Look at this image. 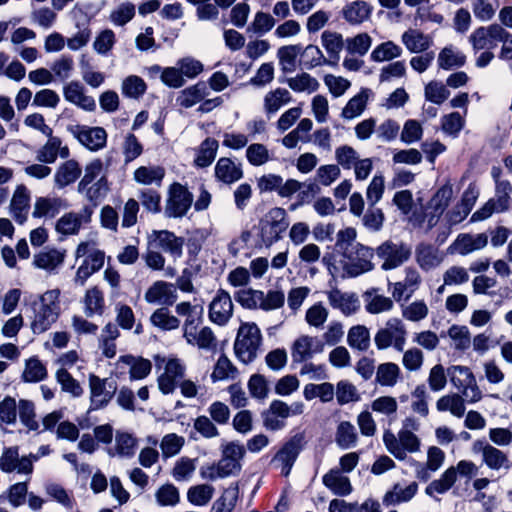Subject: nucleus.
I'll return each instance as SVG.
<instances>
[{
	"label": "nucleus",
	"instance_id": "19",
	"mask_svg": "<svg viewBox=\"0 0 512 512\" xmlns=\"http://www.w3.org/2000/svg\"><path fill=\"white\" fill-rule=\"evenodd\" d=\"M81 175V168L76 160L70 159L60 165L55 173V184L59 188L75 182Z\"/></svg>",
	"mask_w": 512,
	"mask_h": 512
},
{
	"label": "nucleus",
	"instance_id": "6",
	"mask_svg": "<svg viewBox=\"0 0 512 512\" xmlns=\"http://www.w3.org/2000/svg\"><path fill=\"white\" fill-rule=\"evenodd\" d=\"M68 131L87 149L98 151L106 146L107 133L102 127L68 126Z\"/></svg>",
	"mask_w": 512,
	"mask_h": 512
},
{
	"label": "nucleus",
	"instance_id": "5",
	"mask_svg": "<svg viewBox=\"0 0 512 512\" xmlns=\"http://www.w3.org/2000/svg\"><path fill=\"white\" fill-rule=\"evenodd\" d=\"M379 258L384 259L381 268L385 271L395 269L408 261L412 250L406 243L396 244L390 240L383 242L376 249Z\"/></svg>",
	"mask_w": 512,
	"mask_h": 512
},
{
	"label": "nucleus",
	"instance_id": "30",
	"mask_svg": "<svg viewBox=\"0 0 512 512\" xmlns=\"http://www.w3.org/2000/svg\"><path fill=\"white\" fill-rule=\"evenodd\" d=\"M335 442L341 449H349L356 445L357 433L349 421L340 422L336 430Z\"/></svg>",
	"mask_w": 512,
	"mask_h": 512
},
{
	"label": "nucleus",
	"instance_id": "28",
	"mask_svg": "<svg viewBox=\"0 0 512 512\" xmlns=\"http://www.w3.org/2000/svg\"><path fill=\"white\" fill-rule=\"evenodd\" d=\"M65 254L57 249L42 251L34 257L36 267L44 270H54L64 261Z\"/></svg>",
	"mask_w": 512,
	"mask_h": 512
},
{
	"label": "nucleus",
	"instance_id": "16",
	"mask_svg": "<svg viewBox=\"0 0 512 512\" xmlns=\"http://www.w3.org/2000/svg\"><path fill=\"white\" fill-rule=\"evenodd\" d=\"M323 484L337 496L349 495L353 488L348 477L342 476L337 468L331 469L322 478Z\"/></svg>",
	"mask_w": 512,
	"mask_h": 512
},
{
	"label": "nucleus",
	"instance_id": "64",
	"mask_svg": "<svg viewBox=\"0 0 512 512\" xmlns=\"http://www.w3.org/2000/svg\"><path fill=\"white\" fill-rule=\"evenodd\" d=\"M74 62L71 56L63 55L60 59L56 60L52 67L51 72L54 74L60 81L67 80L71 72L73 70Z\"/></svg>",
	"mask_w": 512,
	"mask_h": 512
},
{
	"label": "nucleus",
	"instance_id": "17",
	"mask_svg": "<svg viewBox=\"0 0 512 512\" xmlns=\"http://www.w3.org/2000/svg\"><path fill=\"white\" fill-rule=\"evenodd\" d=\"M215 176L218 180L226 184H231L243 177V171L239 166L227 157L220 158L215 166Z\"/></svg>",
	"mask_w": 512,
	"mask_h": 512
},
{
	"label": "nucleus",
	"instance_id": "15",
	"mask_svg": "<svg viewBox=\"0 0 512 512\" xmlns=\"http://www.w3.org/2000/svg\"><path fill=\"white\" fill-rule=\"evenodd\" d=\"M372 13V7L363 0H356L342 9L343 18L351 25H357L367 20Z\"/></svg>",
	"mask_w": 512,
	"mask_h": 512
},
{
	"label": "nucleus",
	"instance_id": "60",
	"mask_svg": "<svg viewBox=\"0 0 512 512\" xmlns=\"http://www.w3.org/2000/svg\"><path fill=\"white\" fill-rule=\"evenodd\" d=\"M61 143L58 137L48 139L46 144L38 151L37 159L42 163H54L57 159Z\"/></svg>",
	"mask_w": 512,
	"mask_h": 512
},
{
	"label": "nucleus",
	"instance_id": "45",
	"mask_svg": "<svg viewBox=\"0 0 512 512\" xmlns=\"http://www.w3.org/2000/svg\"><path fill=\"white\" fill-rule=\"evenodd\" d=\"M402 49L392 41H387L378 45L371 53V60L382 62L392 60L401 55Z\"/></svg>",
	"mask_w": 512,
	"mask_h": 512
},
{
	"label": "nucleus",
	"instance_id": "12",
	"mask_svg": "<svg viewBox=\"0 0 512 512\" xmlns=\"http://www.w3.org/2000/svg\"><path fill=\"white\" fill-rule=\"evenodd\" d=\"M13 219L20 225L27 220L30 209V193L24 185L17 186L10 203Z\"/></svg>",
	"mask_w": 512,
	"mask_h": 512
},
{
	"label": "nucleus",
	"instance_id": "37",
	"mask_svg": "<svg viewBox=\"0 0 512 512\" xmlns=\"http://www.w3.org/2000/svg\"><path fill=\"white\" fill-rule=\"evenodd\" d=\"M466 63V56L461 53H454L451 47H445L438 55V65L441 69L451 70L454 67H462Z\"/></svg>",
	"mask_w": 512,
	"mask_h": 512
},
{
	"label": "nucleus",
	"instance_id": "39",
	"mask_svg": "<svg viewBox=\"0 0 512 512\" xmlns=\"http://www.w3.org/2000/svg\"><path fill=\"white\" fill-rule=\"evenodd\" d=\"M214 487L208 484L192 486L188 489L187 499L196 506L206 505L213 497Z\"/></svg>",
	"mask_w": 512,
	"mask_h": 512
},
{
	"label": "nucleus",
	"instance_id": "51",
	"mask_svg": "<svg viewBox=\"0 0 512 512\" xmlns=\"http://www.w3.org/2000/svg\"><path fill=\"white\" fill-rule=\"evenodd\" d=\"M185 444V439L175 433L162 437V456L169 458L177 455Z\"/></svg>",
	"mask_w": 512,
	"mask_h": 512
},
{
	"label": "nucleus",
	"instance_id": "14",
	"mask_svg": "<svg viewBox=\"0 0 512 512\" xmlns=\"http://www.w3.org/2000/svg\"><path fill=\"white\" fill-rule=\"evenodd\" d=\"M329 304L334 309H339L344 315H351L359 308L358 297L355 293H342L337 287L327 292Z\"/></svg>",
	"mask_w": 512,
	"mask_h": 512
},
{
	"label": "nucleus",
	"instance_id": "63",
	"mask_svg": "<svg viewBox=\"0 0 512 512\" xmlns=\"http://www.w3.org/2000/svg\"><path fill=\"white\" fill-rule=\"evenodd\" d=\"M248 389L252 397L257 399L266 398L269 389L265 376L262 374H253L248 381Z\"/></svg>",
	"mask_w": 512,
	"mask_h": 512
},
{
	"label": "nucleus",
	"instance_id": "52",
	"mask_svg": "<svg viewBox=\"0 0 512 512\" xmlns=\"http://www.w3.org/2000/svg\"><path fill=\"white\" fill-rule=\"evenodd\" d=\"M116 451L119 456L132 457L135 454L136 439L129 433L117 432Z\"/></svg>",
	"mask_w": 512,
	"mask_h": 512
},
{
	"label": "nucleus",
	"instance_id": "40",
	"mask_svg": "<svg viewBox=\"0 0 512 512\" xmlns=\"http://www.w3.org/2000/svg\"><path fill=\"white\" fill-rule=\"evenodd\" d=\"M147 266L152 269H160V231H153L148 238L147 252L144 255Z\"/></svg>",
	"mask_w": 512,
	"mask_h": 512
},
{
	"label": "nucleus",
	"instance_id": "41",
	"mask_svg": "<svg viewBox=\"0 0 512 512\" xmlns=\"http://www.w3.org/2000/svg\"><path fill=\"white\" fill-rule=\"evenodd\" d=\"M184 243L183 237H178L173 232L162 229V251L169 253L173 258H180Z\"/></svg>",
	"mask_w": 512,
	"mask_h": 512
},
{
	"label": "nucleus",
	"instance_id": "25",
	"mask_svg": "<svg viewBox=\"0 0 512 512\" xmlns=\"http://www.w3.org/2000/svg\"><path fill=\"white\" fill-rule=\"evenodd\" d=\"M456 482V469L454 466L449 467L440 477L433 480L425 489V493L433 497L434 493L444 494L452 488Z\"/></svg>",
	"mask_w": 512,
	"mask_h": 512
},
{
	"label": "nucleus",
	"instance_id": "27",
	"mask_svg": "<svg viewBox=\"0 0 512 512\" xmlns=\"http://www.w3.org/2000/svg\"><path fill=\"white\" fill-rule=\"evenodd\" d=\"M418 491V484L416 482L410 483L405 489H402L399 483H396L393 486L392 491H388L384 498L383 502L385 504H396L401 502L410 501Z\"/></svg>",
	"mask_w": 512,
	"mask_h": 512
},
{
	"label": "nucleus",
	"instance_id": "11",
	"mask_svg": "<svg viewBox=\"0 0 512 512\" xmlns=\"http://www.w3.org/2000/svg\"><path fill=\"white\" fill-rule=\"evenodd\" d=\"M305 444V433H297L285 442V444L275 454L273 460H278L281 463H287L288 466H293Z\"/></svg>",
	"mask_w": 512,
	"mask_h": 512
},
{
	"label": "nucleus",
	"instance_id": "18",
	"mask_svg": "<svg viewBox=\"0 0 512 512\" xmlns=\"http://www.w3.org/2000/svg\"><path fill=\"white\" fill-rule=\"evenodd\" d=\"M59 311L56 308H50L40 305L35 310V316L31 322V329L34 334H41L47 331L59 317Z\"/></svg>",
	"mask_w": 512,
	"mask_h": 512
},
{
	"label": "nucleus",
	"instance_id": "21",
	"mask_svg": "<svg viewBox=\"0 0 512 512\" xmlns=\"http://www.w3.org/2000/svg\"><path fill=\"white\" fill-rule=\"evenodd\" d=\"M239 499L238 483L231 484L213 503L210 512H232Z\"/></svg>",
	"mask_w": 512,
	"mask_h": 512
},
{
	"label": "nucleus",
	"instance_id": "54",
	"mask_svg": "<svg viewBox=\"0 0 512 512\" xmlns=\"http://www.w3.org/2000/svg\"><path fill=\"white\" fill-rule=\"evenodd\" d=\"M103 162L97 158L88 163L84 169V176L78 183L77 190H84L86 186L95 182L97 178L102 174Z\"/></svg>",
	"mask_w": 512,
	"mask_h": 512
},
{
	"label": "nucleus",
	"instance_id": "57",
	"mask_svg": "<svg viewBox=\"0 0 512 512\" xmlns=\"http://www.w3.org/2000/svg\"><path fill=\"white\" fill-rule=\"evenodd\" d=\"M56 379L61 384L62 390L71 393L73 396H80L83 393L79 382L64 368L57 370Z\"/></svg>",
	"mask_w": 512,
	"mask_h": 512
},
{
	"label": "nucleus",
	"instance_id": "13",
	"mask_svg": "<svg viewBox=\"0 0 512 512\" xmlns=\"http://www.w3.org/2000/svg\"><path fill=\"white\" fill-rule=\"evenodd\" d=\"M67 207L66 200L60 197H38L34 204L32 216L34 218H54Z\"/></svg>",
	"mask_w": 512,
	"mask_h": 512
},
{
	"label": "nucleus",
	"instance_id": "59",
	"mask_svg": "<svg viewBox=\"0 0 512 512\" xmlns=\"http://www.w3.org/2000/svg\"><path fill=\"white\" fill-rule=\"evenodd\" d=\"M483 461L489 468L494 470H498L503 466L509 468L506 454L493 446H488V448H486V451H484Z\"/></svg>",
	"mask_w": 512,
	"mask_h": 512
},
{
	"label": "nucleus",
	"instance_id": "20",
	"mask_svg": "<svg viewBox=\"0 0 512 512\" xmlns=\"http://www.w3.org/2000/svg\"><path fill=\"white\" fill-rule=\"evenodd\" d=\"M208 87L204 81H199L193 86L182 90L177 97V103L184 108H190L202 101L208 95Z\"/></svg>",
	"mask_w": 512,
	"mask_h": 512
},
{
	"label": "nucleus",
	"instance_id": "4",
	"mask_svg": "<svg viewBox=\"0 0 512 512\" xmlns=\"http://www.w3.org/2000/svg\"><path fill=\"white\" fill-rule=\"evenodd\" d=\"M193 204V194L186 186L174 182L168 189L165 215L169 218H182Z\"/></svg>",
	"mask_w": 512,
	"mask_h": 512
},
{
	"label": "nucleus",
	"instance_id": "46",
	"mask_svg": "<svg viewBox=\"0 0 512 512\" xmlns=\"http://www.w3.org/2000/svg\"><path fill=\"white\" fill-rule=\"evenodd\" d=\"M450 96V91L440 81H431L425 86V99L434 104L441 105Z\"/></svg>",
	"mask_w": 512,
	"mask_h": 512
},
{
	"label": "nucleus",
	"instance_id": "24",
	"mask_svg": "<svg viewBox=\"0 0 512 512\" xmlns=\"http://www.w3.org/2000/svg\"><path fill=\"white\" fill-rule=\"evenodd\" d=\"M85 315L92 317L93 315H102L104 312V296L98 287L90 288L86 291L84 297Z\"/></svg>",
	"mask_w": 512,
	"mask_h": 512
},
{
	"label": "nucleus",
	"instance_id": "29",
	"mask_svg": "<svg viewBox=\"0 0 512 512\" xmlns=\"http://www.w3.org/2000/svg\"><path fill=\"white\" fill-rule=\"evenodd\" d=\"M109 191L108 180L106 176H100L95 182L89 184L84 190H78L79 193L84 194L86 199L96 206L100 200L105 198Z\"/></svg>",
	"mask_w": 512,
	"mask_h": 512
},
{
	"label": "nucleus",
	"instance_id": "53",
	"mask_svg": "<svg viewBox=\"0 0 512 512\" xmlns=\"http://www.w3.org/2000/svg\"><path fill=\"white\" fill-rule=\"evenodd\" d=\"M402 41L410 52L425 51L429 43L422 32L407 31L402 35Z\"/></svg>",
	"mask_w": 512,
	"mask_h": 512
},
{
	"label": "nucleus",
	"instance_id": "34",
	"mask_svg": "<svg viewBox=\"0 0 512 512\" xmlns=\"http://www.w3.org/2000/svg\"><path fill=\"white\" fill-rule=\"evenodd\" d=\"M301 44L282 46L277 55L284 73L292 72L296 66V57L302 51Z\"/></svg>",
	"mask_w": 512,
	"mask_h": 512
},
{
	"label": "nucleus",
	"instance_id": "36",
	"mask_svg": "<svg viewBox=\"0 0 512 512\" xmlns=\"http://www.w3.org/2000/svg\"><path fill=\"white\" fill-rule=\"evenodd\" d=\"M415 254L418 265L424 271H429L438 265L434 247L431 244L420 243L416 247Z\"/></svg>",
	"mask_w": 512,
	"mask_h": 512
},
{
	"label": "nucleus",
	"instance_id": "31",
	"mask_svg": "<svg viewBox=\"0 0 512 512\" xmlns=\"http://www.w3.org/2000/svg\"><path fill=\"white\" fill-rule=\"evenodd\" d=\"M20 422L27 428V432L37 431L39 423L36 420L35 405L32 401L20 399L18 402Z\"/></svg>",
	"mask_w": 512,
	"mask_h": 512
},
{
	"label": "nucleus",
	"instance_id": "38",
	"mask_svg": "<svg viewBox=\"0 0 512 512\" xmlns=\"http://www.w3.org/2000/svg\"><path fill=\"white\" fill-rule=\"evenodd\" d=\"M135 13L136 6L132 2H123L111 11L109 20L115 26H124L134 18Z\"/></svg>",
	"mask_w": 512,
	"mask_h": 512
},
{
	"label": "nucleus",
	"instance_id": "43",
	"mask_svg": "<svg viewBox=\"0 0 512 512\" xmlns=\"http://www.w3.org/2000/svg\"><path fill=\"white\" fill-rule=\"evenodd\" d=\"M237 374L238 369L232 364L225 354H222L215 364L214 370L211 374V379L213 382L223 380L228 377L234 379Z\"/></svg>",
	"mask_w": 512,
	"mask_h": 512
},
{
	"label": "nucleus",
	"instance_id": "7",
	"mask_svg": "<svg viewBox=\"0 0 512 512\" xmlns=\"http://www.w3.org/2000/svg\"><path fill=\"white\" fill-rule=\"evenodd\" d=\"M89 387L91 400L90 410H98L105 407L116 391L114 382H108L107 379H101L94 374H90L89 376Z\"/></svg>",
	"mask_w": 512,
	"mask_h": 512
},
{
	"label": "nucleus",
	"instance_id": "35",
	"mask_svg": "<svg viewBox=\"0 0 512 512\" xmlns=\"http://www.w3.org/2000/svg\"><path fill=\"white\" fill-rule=\"evenodd\" d=\"M81 228V217L77 213L69 212L60 217L55 225L58 233L68 236L76 235Z\"/></svg>",
	"mask_w": 512,
	"mask_h": 512
},
{
	"label": "nucleus",
	"instance_id": "8",
	"mask_svg": "<svg viewBox=\"0 0 512 512\" xmlns=\"http://www.w3.org/2000/svg\"><path fill=\"white\" fill-rule=\"evenodd\" d=\"M0 469L5 473L17 471L20 474H31L33 465L31 459L19 456V447H5L0 456Z\"/></svg>",
	"mask_w": 512,
	"mask_h": 512
},
{
	"label": "nucleus",
	"instance_id": "61",
	"mask_svg": "<svg viewBox=\"0 0 512 512\" xmlns=\"http://www.w3.org/2000/svg\"><path fill=\"white\" fill-rule=\"evenodd\" d=\"M300 53L304 65L307 69L322 66L323 62H326V58L324 57L322 51L315 45H308L307 47L303 48Z\"/></svg>",
	"mask_w": 512,
	"mask_h": 512
},
{
	"label": "nucleus",
	"instance_id": "26",
	"mask_svg": "<svg viewBox=\"0 0 512 512\" xmlns=\"http://www.w3.org/2000/svg\"><path fill=\"white\" fill-rule=\"evenodd\" d=\"M452 197L453 188L452 185L447 182L434 193L428 202V208L437 212V214H443L449 206Z\"/></svg>",
	"mask_w": 512,
	"mask_h": 512
},
{
	"label": "nucleus",
	"instance_id": "9",
	"mask_svg": "<svg viewBox=\"0 0 512 512\" xmlns=\"http://www.w3.org/2000/svg\"><path fill=\"white\" fill-rule=\"evenodd\" d=\"M232 314L233 303L230 294L224 289H219L209 305L210 320L217 325L223 326L230 320Z\"/></svg>",
	"mask_w": 512,
	"mask_h": 512
},
{
	"label": "nucleus",
	"instance_id": "44",
	"mask_svg": "<svg viewBox=\"0 0 512 512\" xmlns=\"http://www.w3.org/2000/svg\"><path fill=\"white\" fill-rule=\"evenodd\" d=\"M400 374V369L395 363H383L377 368L376 381L382 386H394Z\"/></svg>",
	"mask_w": 512,
	"mask_h": 512
},
{
	"label": "nucleus",
	"instance_id": "22",
	"mask_svg": "<svg viewBox=\"0 0 512 512\" xmlns=\"http://www.w3.org/2000/svg\"><path fill=\"white\" fill-rule=\"evenodd\" d=\"M219 144L214 138H206L200 145L194 163L197 167L205 168L212 164L214 161Z\"/></svg>",
	"mask_w": 512,
	"mask_h": 512
},
{
	"label": "nucleus",
	"instance_id": "55",
	"mask_svg": "<svg viewBox=\"0 0 512 512\" xmlns=\"http://www.w3.org/2000/svg\"><path fill=\"white\" fill-rule=\"evenodd\" d=\"M116 42V36L113 30L105 29L95 38L93 43L94 50L100 55H107Z\"/></svg>",
	"mask_w": 512,
	"mask_h": 512
},
{
	"label": "nucleus",
	"instance_id": "48",
	"mask_svg": "<svg viewBox=\"0 0 512 512\" xmlns=\"http://www.w3.org/2000/svg\"><path fill=\"white\" fill-rule=\"evenodd\" d=\"M146 91V84L142 78L136 75H130L122 82V93L129 98H139Z\"/></svg>",
	"mask_w": 512,
	"mask_h": 512
},
{
	"label": "nucleus",
	"instance_id": "2",
	"mask_svg": "<svg viewBox=\"0 0 512 512\" xmlns=\"http://www.w3.org/2000/svg\"><path fill=\"white\" fill-rule=\"evenodd\" d=\"M289 221L287 220V213L285 209L274 207L259 220V242L257 247L263 245L267 248L281 239V234L287 230Z\"/></svg>",
	"mask_w": 512,
	"mask_h": 512
},
{
	"label": "nucleus",
	"instance_id": "42",
	"mask_svg": "<svg viewBox=\"0 0 512 512\" xmlns=\"http://www.w3.org/2000/svg\"><path fill=\"white\" fill-rule=\"evenodd\" d=\"M120 362L130 366V376L133 379H142L146 377L151 371V363L145 359H136L131 355L120 357Z\"/></svg>",
	"mask_w": 512,
	"mask_h": 512
},
{
	"label": "nucleus",
	"instance_id": "62",
	"mask_svg": "<svg viewBox=\"0 0 512 512\" xmlns=\"http://www.w3.org/2000/svg\"><path fill=\"white\" fill-rule=\"evenodd\" d=\"M336 397L339 405H345L349 402H356L360 399L356 387L345 380L338 382Z\"/></svg>",
	"mask_w": 512,
	"mask_h": 512
},
{
	"label": "nucleus",
	"instance_id": "47",
	"mask_svg": "<svg viewBox=\"0 0 512 512\" xmlns=\"http://www.w3.org/2000/svg\"><path fill=\"white\" fill-rule=\"evenodd\" d=\"M314 338L310 336H301L293 344L292 347V358L296 363L306 361L312 357V343Z\"/></svg>",
	"mask_w": 512,
	"mask_h": 512
},
{
	"label": "nucleus",
	"instance_id": "32",
	"mask_svg": "<svg viewBox=\"0 0 512 512\" xmlns=\"http://www.w3.org/2000/svg\"><path fill=\"white\" fill-rule=\"evenodd\" d=\"M369 89L363 88L357 95L352 97L343 108L341 116L346 119L360 115L367 104Z\"/></svg>",
	"mask_w": 512,
	"mask_h": 512
},
{
	"label": "nucleus",
	"instance_id": "56",
	"mask_svg": "<svg viewBox=\"0 0 512 512\" xmlns=\"http://www.w3.org/2000/svg\"><path fill=\"white\" fill-rule=\"evenodd\" d=\"M448 335L455 341V349L465 351L470 347V332L466 326L454 324L449 328Z\"/></svg>",
	"mask_w": 512,
	"mask_h": 512
},
{
	"label": "nucleus",
	"instance_id": "23",
	"mask_svg": "<svg viewBox=\"0 0 512 512\" xmlns=\"http://www.w3.org/2000/svg\"><path fill=\"white\" fill-rule=\"evenodd\" d=\"M47 377L45 365L37 358L31 357L26 360L25 368L22 373V381L26 383H37Z\"/></svg>",
	"mask_w": 512,
	"mask_h": 512
},
{
	"label": "nucleus",
	"instance_id": "3",
	"mask_svg": "<svg viewBox=\"0 0 512 512\" xmlns=\"http://www.w3.org/2000/svg\"><path fill=\"white\" fill-rule=\"evenodd\" d=\"M261 341V332L255 323L241 324L234 343L236 357L245 364L253 362L257 357Z\"/></svg>",
	"mask_w": 512,
	"mask_h": 512
},
{
	"label": "nucleus",
	"instance_id": "33",
	"mask_svg": "<svg viewBox=\"0 0 512 512\" xmlns=\"http://www.w3.org/2000/svg\"><path fill=\"white\" fill-rule=\"evenodd\" d=\"M347 342L350 347L359 351H366L370 346L369 330L363 325H356L350 328L347 335Z\"/></svg>",
	"mask_w": 512,
	"mask_h": 512
},
{
	"label": "nucleus",
	"instance_id": "10",
	"mask_svg": "<svg viewBox=\"0 0 512 512\" xmlns=\"http://www.w3.org/2000/svg\"><path fill=\"white\" fill-rule=\"evenodd\" d=\"M186 366L179 358H169L162 373V394L173 393L184 379Z\"/></svg>",
	"mask_w": 512,
	"mask_h": 512
},
{
	"label": "nucleus",
	"instance_id": "50",
	"mask_svg": "<svg viewBox=\"0 0 512 512\" xmlns=\"http://www.w3.org/2000/svg\"><path fill=\"white\" fill-rule=\"evenodd\" d=\"M18 404L15 398L6 396L0 401V422L6 425H15L17 422Z\"/></svg>",
	"mask_w": 512,
	"mask_h": 512
},
{
	"label": "nucleus",
	"instance_id": "58",
	"mask_svg": "<svg viewBox=\"0 0 512 512\" xmlns=\"http://www.w3.org/2000/svg\"><path fill=\"white\" fill-rule=\"evenodd\" d=\"M346 49L350 54L365 55L372 43L371 37L367 33H360L353 38L346 40Z\"/></svg>",
	"mask_w": 512,
	"mask_h": 512
},
{
	"label": "nucleus",
	"instance_id": "1",
	"mask_svg": "<svg viewBox=\"0 0 512 512\" xmlns=\"http://www.w3.org/2000/svg\"><path fill=\"white\" fill-rule=\"evenodd\" d=\"M357 232L353 227L338 231L336 235L335 251L348 261H341L342 278L357 277L374 268L371 259L374 250L356 242Z\"/></svg>",
	"mask_w": 512,
	"mask_h": 512
},
{
	"label": "nucleus",
	"instance_id": "49",
	"mask_svg": "<svg viewBox=\"0 0 512 512\" xmlns=\"http://www.w3.org/2000/svg\"><path fill=\"white\" fill-rule=\"evenodd\" d=\"M197 459H191L189 457H181L175 463V466L171 472L173 478L176 481H186L189 480L192 474L196 469Z\"/></svg>",
	"mask_w": 512,
	"mask_h": 512
}]
</instances>
